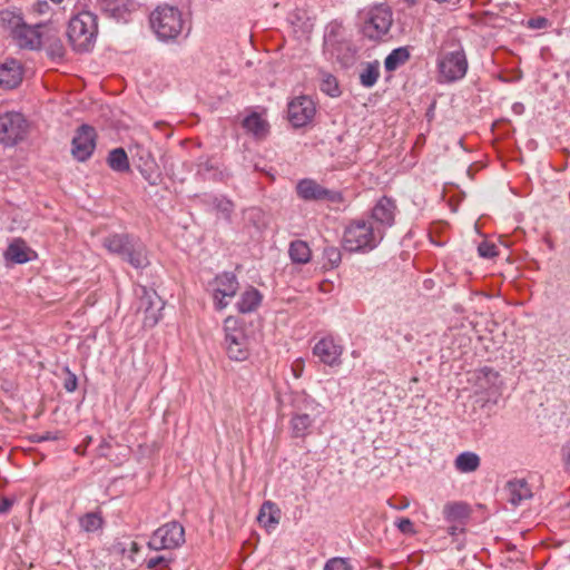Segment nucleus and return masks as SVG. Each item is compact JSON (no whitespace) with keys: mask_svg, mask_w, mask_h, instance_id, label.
I'll use <instances>...</instances> for the list:
<instances>
[{"mask_svg":"<svg viewBox=\"0 0 570 570\" xmlns=\"http://www.w3.org/2000/svg\"><path fill=\"white\" fill-rule=\"evenodd\" d=\"M436 67L439 82L452 83L463 79L468 72V59L461 42L449 37L442 45Z\"/></svg>","mask_w":570,"mask_h":570,"instance_id":"nucleus-1","label":"nucleus"},{"mask_svg":"<svg viewBox=\"0 0 570 570\" xmlns=\"http://www.w3.org/2000/svg\"><path fill=\"white\" fill-rule=\"evenodd\" d=\"M102 246L136 269H144L150 264L147 247L137 236L110 234L104 238Z\"/></svg>","mask_w":570,"mask_h":570,"instance_id":"nucleus-2","label":"nucleus"},{"mask_svg":"<svg viewBox=\"0 0 570 570\" xmlns=\"http://www.w3.org/2000/svg\"><path fill=\"white\" fill-rule=\"evenodd\" d=\"M383 240V229L375 228L366 218L351 220L343 233V248L350 253H368Z\"/></svg>","mask_w":570,"mask_h":570,"instance_id":"nucleus-3","label":"nucleus"},{"mask_svg":"<svg viewBox=\"0 0 570 570\" xmlns=\"http://www.w3.org/2000/svg\"><path fill=\"white\" fill-rule=\"evenodd\" d=\"M98 33L97 16L90 11H80L75 14L68 24L67 37L78 52L89 51Z\"/></svg>","mask_w":570,"mask_h":570,"instance_id":"nucleus-4","label":"nucleus"},{"mask_svg":"<svg viewBox=\"0 0 570 570\" xmlns=\"http://www.w3.org/2000/svg\"><path fill=\"white\" fill-rule=\"evenodd\" d=\"M356 47L343 36L337 24L327 27L324 35V55L327 60L338 63L342 68H348L356 60Z\"/></svg>","mask_w":570,"mask_h":570,"instance_id":"nucleus-5","label":"nucleus"},{"mask_svg":"<svg viewBox=\"0 0 570 570\" xmlns=\"http://www.w3.org/2000/svg\"><path fill=\"white\" fill-rule=\"evenodd\" d=\"M1 20L3 23H8L11 36L20 48L30 50L42 48L46 24L28 26L20 16L10 11L1 12Z\"/></svg>","mask_w":570,"mask_h":570,"instance_id":"nucleus-6","label":"nucleus"},{"mask_svg":"<svg viewBox=\"0 0 570 570\" xmlns=\"http://www.w3.org/2000/svg\"><path fill=\"white\" fill-rule=\"evenodd\" d=\"M150 26L160 40L176 39L184 29L181 12L171 6H158L150 14Z\"/></svg>","mask_w":570,"mask_h":570,"instance_id":"nucleus-7","label":"nucleus"},{"mask_svg":"<svg viewBox=\"0 0 570 570\" xmlns=\"http://www.w3.org/2000/svg\"><path fill=\"white\" fill-rule=\"evenodd\" d=\"M393 13L386 4L371 8L364 16L362 32L371 40H381L391 29Z\"/></svg>","mask_w":570,"mask_h":570,"instance_id":"nucleus-8","label":"nucleus"},{"mask_svg":"<svg viewBox=\"0 0 570 570\" xmlns=\"http://www.w3.org/2000/svg\"><path fill=\"white\" fill-rule=\"evenodd\" d=\"M323 414V407L315 400L304 396L302 406L297 407L291 419V432L293 438H305L317 417Z\"/></svg>","mask_w":570,"mask_h":570,"instance_id":"nucleus-9","label":"nucleus"},{"mask_svg":"<svg viewBox=\"0 0 570 570\" xmlns=\"http://www.w3.org/2000/svg\"><path fill=\"white\" fill-rule=\"evenodd\" d=\"M185 542V529L177 521H170L156 529L147 546L150 550H171Z\"/></svg>","mask_w":570,"mask_h":570,"instance_id":"nucleus-10","label":"nucleus"},{"mask_svg":"<svg viewBox=\"0 0 570 570\" xmlns=\"http://www.w3.org/2000/svg\"><path fill=\"white\" fill-rule=\"evenodd\" d=\"M225 345L228 356L235 361H244L248 356L247 336L236 317L229 316L224 323Z\"/></svg>","mask_w":570,"mask_h":570,"instance_id":"nucleus-11","label":"nucleus"},{"mask_svg":"<svg viewBox=\"0 0 570 570\" xmlns=\"http://www.w3.org/2000/svg\"><path fill=\"white\" fill-rule=\"evenodd\" d=\"M28 132V124L20 112L0 115V144L13 147L22 141Z\"/></svg>","mask_w":570,"mask_h":570,"instance_id":"nucleus-12","label":"nucleus"},{"mask_svg":"<svg viewBox=\"0 0 570 570\" xmlns=\"http://www.w3.org/2000/svg\"><path fill=\"white\" fill-rule=\"evenodd\" d=\"M138 295V312L144 314L142 324L145 327H154L163 317L165 302L155 289L140 286Z\"/></svg>","mask_w":570,"mask_h":570,"instance_id":"nucleus-13","label":"nucleus"},{"mask_svg":"<svg viewBox=\"0 0 570 570\" xmlns=\"http://www.w3.org/2000/svg\"><path fill=\"white\" fill-rule=\"evenodd\" d=\"M212 285L214 306L217 311L226 308L239 288L236 275L230 272L217 275Z\"/></svg>","mask_w":570,"mask_h":570,"instance_id":"nucleus-14","label":"nucleus"},{"mask_svg":"<svg viewBox=\"0 0 570 570\" xmlns=\"http://www.w3.org/2000/svg\"><path fill=\"white\" fill-rule=\"evenodd\" d=\"M296 194L305 202H336L341 199V194L338 191L327 189L311 178H304L297 183Z\"/></svg>","mask_w":570,"mask_h":570,"instance_id":"nucleus-15","label":"nucleus"},{"mask_svg":"<svg viewBox=\"0 0 570 570\" xmlns=\"http://www.w3.org/2000/svg\"><path fill=\"white\" fill-rule=\"evenodd\" d=\"M96 148V131L89 125H82L78 128L72 138V156L79 161H86L92 155Z\"/></svg>","mask_w":570,"mask_h":570,"instance_id":"nucleus-16","label":"nucleus"},{"mask_svg":"<svg viewBox=\"0 0 570 570\" xmlns=\"http://www.w3.org/2000/svg\"><path fill=\"white\" fill-rule=\"evenodd\" d=\"M315 111L314 101L307 96H301L288 104V120L294 127H303L312 121Z\"/></svg>","mask_w":570,"mask_h":570,"instance_id":"nucleus-17","label":"nucleus"},{"mask_svg":"<svg viewBox=\"0 0 570 570\" xmlns=\"http://www.w3.org/2000/svg\"><path fill=\"white\" fill-rule=\"evenodd\" d=\"M396 214V204L390 197H382L377 200L371 212V216L366 219H371L375 228L383 229V236L385 230L394 225Z\"/></svg>","mask_w":570,"mask_h":570,"instance_id":"nucleus-18","label":"nucleus"},{"mask_svg":"<svg viewBox=\"0 0 570 570\" xmlns=\"http://www.w3.org/2000/svg\"><path fill=\"white\" fill-rule=\"evenodd\" d=\"M24 68L21 61L7 58L0 62V89L12 90L23 80Z\"/></svg>","mask_w":570,"mask_h":570,"instance_id":"nucleus-19","label":"nucleus"},{"mask_svg":"<svg viewBox=\"0 0 570 570\" xmlns=\"http://www.w3.org/2000/svg\"><path fill=\"white\" fill-rule=\"evenodd\" d=\"M342 353L343 346L332 336L321 338L313 347V354L328 366L340 365Z\"/></svg>","mask_w":570,"mask_h":570,"instance_id":"nucleus-20","label":"nucleus"},{"mask_svg":"<svg viewBox=\"0 0 570 570\" xmlns=\"http://www.w3.org/2000/svg\"><path fill=\"white\" fill-rule=\"evenodd\" d=\"M508 501L517 507L532 498V491L524 479H513L504 485Z\"/></svg>","mask_w":570,"mask_h":570,"instance_id":"nucleus-21","label":"nucleus"},{"mask_svg":"<svg viewBox=\"0 0 570 570\" xmlns=\"http://www.w3.org/2000/svg\"><path fill=\"white\" fill-rule=\"evenodd\" d=\"M443 518L450 522H463L468 523L471 515V508L466 502L463 501H451L443 507Z\"/></svg>","mask_w":570,"mask_h":570,"instance_id":"nucleus-22","label":"nucleus"},{"mask_svg":"<svg viewBox=\"0 0 570 570\" xmlns=\"http://www.w3.org/2000/svg\"><path fill=\"white\" fill-rule=\"evenodd\" d=\"M129 4V0H97L99 9L117 21L127 20Z\"/></svg>","mask_w":570,"mask_h":570,"instance_id":"nucleus-23","label":"nucleus"},{"mask_svg":"<svg viewBox=\"0 0 570 570\" xmlns=\"http://www.w3.org/2000/svg\"><path fill=\"white\" fill-rule=\"evenodd\" d=\"M262 301L263 295L261 292L257 288L249 286L242 293L236 307L237 311L242 314L252 313L259 307Z\"/></svg>","mask_w":570,"mask_h":570,"instance_id":"nucleus-24","label":"nucleus"},{"mask_svg":"<svg viewBox=\"0 0 570 570\" xmlns=\"http://www.w3.org/2000/svg\"><path fill=\"white\" fill-rule=\"evenodd\" d=\"M42 48H45L48 55L53 59H61L65 56L62 41L57 36L56 30L50 26H45L43 28Z\"/></svg>","mask_w":570,"mask_h":570,"instance_id":"nucleus-25","label":"nucleus"},{"mask_svg":"<svg viewBox=\"0 0 570 570\" xmlns=\"http://www.w3.org/2000/svg\"><path fill=\"white\" fill-rule=\"evenodd\" d=\"M243 127L256 139H264L269 130L268 122L257 112H252L243 120Z\"/></svg>","mask_w":570,"mask_h":570,"instance_id":"nucleus-26","label":"nucleus"},{"mask_svg":"<svg viewBox=\"0 0 570 570\" xmlns=\"http://www.w3.org/2000/svg\"><path fill=\"white\" fill-rule=\"evenodd\" d=\"M453 464L460 473H472L480 468L481 458L475 452L464 451L455 458Z\"/></svg>","mask_w":570,"mask_h":570,"instance_id":"nucleus-27","label":"nucleus"},{"mask_svg":"<svg viewBox=\"0 0 570 570\" xmlns=\"http://www.w3.org/2000/svg\"><path fill=\"white\" fill-rule=\"evenodd\" d=\"M288 256L292 263L304 265L309 263L312 250L306 242L296 239L289 243Z\"/></svg>","mask_w":570,"mask_h":570,"instance_id":"nucleus-28","label":"nucleus"},{"mask_svg":"<svg viewBox=\"0 0 570 570\" xmlns=\"http://www.w3.org/2000/svg\"><path fill=\"white\" fill-rule=\"evenodd\" d=\"M410 50L407 47H399L393 49L384 60V67L387 71H395L405 65L410 59Z\"/></svg>","mask_w":570,"mask_h":570,"instance_id":"nucleus-29","label":"nucleus"},{"mask_svg":"<svg viewBox=\"0 0 570 570\" xmlns=\"http://www.w3.org/2000/svg\"><path fill=\"white\" fill-rule=\"evenodd\" d=\"M108 166L117 173H126L130 169L128 156L124 148H115L109 151L107 157Z\"/></svg>","mask_w":570,"mask_h":570,"instance_id":"nucleus-30","label":"nucleus"},{"mask_svg":"<svg viewBox=\"0 0 570 570\" xmlns=\"http://www.w3.org/2000/svg\"><path fill=\"white\" fill-rule=\"evenodd\" d=\"M4 256L7 261L16 264H23L30 261L29 249L22 240H14L11 243L7 248Z\"/></svg>","mask_w":570,"mask_h":570,"instance_id":"nucleus-31","label":"nucleus"},{"mask_svg":"<svg viewBox=\"0 0 570 570\" xmlns=\"http://www.w3.org/2000/svg\"><path fill=\"white\" fill-rule=\"evenodd\" d=\"M380 77V62H367L360 73V83L365 88H372Z\"/></svg>","mask_w":570,"mask_h":570,"instance_id":"nucleus-32","label":"nucleus"},{"mask_svg":"<svg viewBox=\"0 0 570 570\" xmlns=\"http://www.w3.org/2000/svg\"><path fill=\"white\" fill-rule=\"evenodd\" d=\"M105 524L100 512H87L79 518V525L85 532H96L102 529Z\"/></svg>","mask_w":570,"mask_h":570,"instance_id":"nucleus-33","label":"nucleus"},{"mask_svg":"<svg viewBox=\"0 0 570 570\" xmlns=\"http://www.w3.org/2000/svg\"><path fill=\"white\" fill-rule=\"evenodd\" d=\"M279 511L275 509V504L267 501L264 502L258 514V521L265 527H275L279 522Z\"/></svg>","mask_w":570,"mask_h":570,"instance_id":"nucleus-34","label":"nucleus"},{"mask_svg":"<svg viewBox=\"0 0 570 570\" xmlns=\"http://www.w3.org/2000/svg\"><path fill=\"white\" fill-rule=\"evenodd\" d=\"M320 88L324 94L331 97H338L341 95L337 79L328 72H321Z\"/></svg>","mask_w":570,"mask_h":570,"instance_id":"nucleus-35","label":"nucleus"},{"mask_svg":"<svg viewBox=\"0 0 570 570\" xmlns=\"http://www.w3.org/2000/svg\"><path fill=\"white\" fill-rule=\"evenodd\" d=\"M323 258L325 261L324 267L333 269L338 267L342 262L341 249L336 246H326L323 250Z\"/></svg>","mask_w":570,"mask_h":570,"instance_id":"nucleus-36","label":"nucleus"},{"mask_svg":"<svg viewBox=\"0 0 570 570\" xmlns=\"http://www.w3.org/2000/svg\"><path fill=\"white\" fill-rule=\"evenodd\" d=\"M235 210V204L227 197L219 198L216 204L215 212L222 216L226 222H232V216Z\"/></svg>","mask_w":570,"mask_h":570,"instance_id":"nucleus-37","label":"nucleus"},{"mask_svg":"<svg viewBox=\"0 0 570 570\" xmlns=\"http://www.w3.org/2000/svg\"><path fill=\"white\" fill-rule=\"evenodd\" d=\"M173 562L171 557H167L165 554L155 556L145 561L146 568L148 570H156V569H168L169 564Z\"/></svg>","mask_w":570,"mask_h":570,"instance_id":"nucleus-38","label":"nucleus"},{"mask_svg":"<svg viewBox=\"0 0 570 570\" xmlns=\"http://www.w3.org/2000/svg\"><path fill=\"white\" fill-rule=\"evenodd\" d=\"M323 570H354L353 566L350 563L348 559L334 557L328 559Z\"/></svg>","mask_w":570,"mask_h":570,"instance_id":"nucleus-39","label":"nucleus"},{"mask_svg":"<svg viewBox=\"0 0 570 570\" xmlns=\"http://www.w3.org/2000/svg\"><path fill=\"white\" fill-rule=\"evenodd\" d=\"M478 253L484 258H492L498 255L497 246L489 242H481L478 246Z\"/></svg>","mask_w":570,"mask_h":570,"instance_id":"nucleus-40","label":"nucleus"},{"mask_svg":"<svg viewBox=\"0 0 570 570\" xmlns=\"http://www.w3.org/2000/svg\"><path fill=\"white\" fill-rule=\"evenodd\" d=\"M67 377L63 382V387L67 392L72 393L77 390L78 379L68 367H66Z\"/></svg>","mask_w":570,"mask_h":570,"instance_id":"nucleus-41","label":"nucleus"},{"mask_svg":"<svg viewBox=\"0 0 570 570\" xmlns=\"http://www.w3.org/2000/svg\"><path fill=\"white\" fill-rule=\"evenodd\" d=\"M219 198H224V196H217L213 194H204L199 196L200 203L212 210H215L216 204L219 202Z\"/></svg>","mask_w":570,"mask_h":570,"instance_id":"nucleus-42","label":"nucleus"},{"mask_svg":"<svg viewBox=\"0 0 570 570\" xmlns=\"http://www.w3.org/2000/svg\"><path fill=\"white\" fill-rule=\"evenodd\" d=\"M219 198H224V196H217L213 194H204L199 196L200 203L212 210H215L216 204L219 202Z\"/></svg>","mask_w":570,"mask_h":570,"instance_id":"nucleus-43","label":"nucleus"},{"mask_svg":"<svg viewBox=\"0 0 570 570\" xmlns=\"http://www.w3.org/2000/svg\"><path fill=\"white\" fill-rule=\"evenodd\" d=\"M397 529L405 534L414 533V524L407 518H401L396 521Z\"/></svg>","mask_w":570,"mask_h":570,"instance_id":"nucleus-44","label":"nucleus"},{"mask_svg":"<svg viewBox=\"0 0 570 570\" xmlns=\"http://www.w3.org/2000/svg\"><path fill=\"white\" fill-rule=\"evenodd\" d=\"M466 523L463 522H450L449 527L446 528V532L451 537H456L459 534L464 533Z\"/></svg>","mask_w":570,"mask_h":570,"instance_id":"nucleus-45","label":"nucleus"},{"mask_svg":"<svg viewBox=\"0 0 570 570\" xmlns=\"http://www.w3.org/2000/svg\"><path fill=\"white\" fill-rule=\"evenodd\" d=\"M549 20L544 17L531 18L528 21V26L532 29H544L549 26Z\"/></svg>","mask_w":570,"mask_h":570,"instance_id":"nucleus-46","label":"nucleus"},{"mask_svg":"<svg viewBox=\"0 0 570 570\" xmlns=\"http://www.w3.org/2000/svg\"><path fill=\"white\" fill-rule=\"evenodd\" d=\"M13 498L2 497L0 499V514H7L14 503Z\"/></svg>","mask_w":570,"mask_h":570,"instance_id":"nucleus-47","label":"nucleus"},{"mask_svg":"<svg viewBox=\"0 0 570 570\" xmlns=\"http://www.w3.org/2000/svg\"><path fill=\"white\" fill-rule=\"evenodd\" d=\"M304 360L303 358H297L293 362L292 364V372H293V375L296 377V379H299L303 374V371H304Z\"/></svg>","mask_w":570,"mask_h":570,"instance_id":"nucleus-48","label":"nucleus"},{"mask_svg":"<svg viewBox=\"0 0 570 570\" xmlns=\"http://www.w3.org/2000/svg\"><path fill=\"white\" fill-rule=\"evenodd\" d=\"M91 441H92L91 436H89V435L86 436L85 440L82 441V443L75 448V452L79 455H85L87 446L91 443Z\"/></svg>","mask_w":570,"mask_h":570,"instance_id":"nucleus-49","label":"nucleus"},{"mask_svg":"<svg viewBox=\"0 0 570 570\" xmlns=\"http://www.w3.org/2000/svg\"><path fill=\"white\" fill-rule=\"evenodd\" d=\"M142 155L140 156V159L144 163V166L147 168H151L153 165H155L154 158L151 157V154L148 150H141Z\"/></svg>","mask_w":570,"mask_h":570,"instance_id":"nucleus-50","label":"nucleus"},{"mask_svg":"<svg viewBox=\"0 0 570 570\" xmlns=\"http://www.w3.org/2000/svg\"><path fill=\"white\" fill-rule=\"evenodd\" d=\"M59 439V435L58 433H53V432H46L43 434H40V435H37V440L39 442H43V441H56Z\"/></svg>","mask_w":570,"mask_h":570,"instance_id":"nucleus-51","label":"nucleus"},{"mask_svg":"<svg viewBox=\"0 0 570 570\" xmlns=\"http://www.w3.org/2000/svg\"><path fill=\"white\" fill-rule=\"evenodd\" d=\"M147 169H148L147 167H146V169H140L141 174L144 175V177L146 178V180H148V183L150 185H157L159 175L147 174Z\"/></svg>","mask_w":570,"mask_h":570,"instance_id":"nucleus-52","label":"nucleus"},{"mask_svg":"<svg viewBox=\"0 0 570 570\" xmlns=\"http://www.w3.org/2000/svg\"><path fill=\"white\" fill-rule=\"evenodd\" d=\"M390 505H391L393 509H395V510H404V509L409 508L410 502H409V500H407V499H405V498H401V499L399 500V502H397V503H395V504H394V503H392V502H390Z\"/></svg>","mask_w":570,"mask_h":570,"instance_id":"nucleus-53","label":"nucleus"},{"mask_svg":"<svg viewBox=\"0 0 570 570\" xmlns=\"http://www.w3.org/2000/svg\"><path fill=\"white\" fill-rule=\"evenodd\" d=\"M109 448H110L109 442H107L106 440H104V441L100 443V445H99V454H100L101 456H107L108 454H107L106 450H108Z\"/></svg>","mask_w":570,"mask_h":570,"instance_id":"nucleus-54","label":"nucleus"},{"mask_svg":"<svg viewBox=\"0 0 570 570\" xmlns=\"http://www.w3.org/2000/svg\"><path fill=\"white\" fill-rule=\"evenodd\" d=\"M563 456H564L566 465L570 470V446L563 449Z\"/></svg>","mask_w":570,"mask_h":570,"instance_id":"nucleus-55","label":"nucleus"},{"mask_svg":"<svg viewBox=\"0 0 570 570\" xmlns=\"http://www.w3.org/2000/svg\"><path fill=\"white\" fill-rule=\"evenodd\" d=\"M139 550H140L139 544H138L137 542H135V541H131V542H130V552H131L132 554H135V553H138V552H139Z\"/></svg>","mask_w":570,"mask_h":570,"instance_id":"nucleus-56","label":"nucleus"},{"mask_svg":"<svg viewBox=\"0 0 570 570\" xmlns=\"http://www.w3.org/2000/svg\"><path fill=\"white\" fill-rule=\"evenodd\" d=\"M116 548L121 552V553H125L126 551V547L124 543H117Z\"/></svg>","mask_w":570,"mask_h":570,"instance_id":"nucleus-57","label":"nucleus"},{"mask_svg":"<svg viewBox=\"0 0 570 570\" xmlns=\"http://www.w3.org/2000/svg\"><path fill=\"white\" fill-rule=\"evenodd\" d=\"M404 338L407 341V342H411L413 340V335L411 333H407L404 335Z\"/></svg>","mask_w":570,"mask_h":570,"instance_id":"nucleus-58","label":"nucleus"},{"mask_svg":"<svg viewBox=\"0 0 570 570\" xmlns=\"http://www.w3.org/2000/svg\"><path fill=\"white\" fill-rule=\"evenodd\" d=\"M163 126H165V124L161 121L155 122V127H157V128H161Z\"/></svg>","mask_w":570,"mask_h":570,"instance_id":"nucleus-59","label":"nucleus"},{"mask_svg":"<svg viewBox=\"0 0 570 570\" xmlns=\"http://www.w3.org/2000/svg\"><path fill=\"white\" fill-rule=\"evenodd\" d=\"M404 2H406L407 4H414L416 2V0H403Z\"/></svg>","mask_w":570,"mask_h":570,"instance_id":"nucleus-60","label":"nucleus"},{"mask_svg":"<svg viewBox=\"0 0 570 570\" xmlns=\"http://www.w3.org/2000/svg\"><path fill=\"white\" fill-rule=\"evenodd\" d=\"M51 1H52V2H55V3H60V2H62L63 0H51Z\"/></svg>","mask_w":570,"mask_h":570,"instance_id":"nucleus-61","label":"nucleus"}]
</instances>
